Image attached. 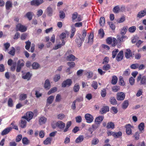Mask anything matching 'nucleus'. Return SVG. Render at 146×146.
Instances as JSON below:
<instances>
[{
    "instance_id": "f257e3e1",
    "label": "nucleus",
    "mask_w": 146,
    "mask_h": 146,
    "mask_svg": "<svg viewBox=\"0 0 146 146\" xmlns=\"http://www.w3.org/2000/svg\"><path fill=\"white\" fill-rule=\"evenodd\" d=\"M137 82H140L139 85L140 86L146 85V76H142L141 74H139V76L137 77Z\"/></svg>"
},
{
    "instance_id": "f03ea898",
    "label": "nucleus",
    "mask_w": 146,
    "mask_h": 146,
    "mask_svg": "<svg viewBox=\"0 0 146 146\" xmlns=\"http://www.w3.org/2000/svg\"><path fill=\"white\" fill-rule=\"evenodd\" d=\"M26 115L22 117V118L26 119L28 121H29L33 118L34 115L33 113L31 111H29L26 113Z\"/></svg>"
},
{
    "instance_id": "7ed1b4c3",
    "label": "nucleus",
    "mask_w": 146,
    "mask_h": 146,
    "mask_svg": "<svg viewBox=\"0 0 146 146\" xmlns=\"http://www.w3.org/2000/svg\"><path fill=\"white\" fill-rule=\"evenodd\" d=\"M72 83V81L71 79H67L62 83L61 84L62 87L64 88L66 87H69L71 86Z\"/></svg>"
},
{
    "instance_id": "20e7f679",
    "label": "nucleus",
    "mask_w": 146,
    "mask_h": 146,
    "mask_svg": "<svg viewBox=\"0 0 146 146\" xmlns=\"http://www.w3.org/2000/svg\"><path fill=\"white\" fill-rule=\"evenodd\" d=\"M16 29L17 31H19L22 32H25L27 30L26 27L20 23L16 25Z\"/></svg>"
},
{
    "instance_id": "39448f33",
    "label": "nucleus",
    "mask_w": 146,
    "mask_h": 146,
    "mask_svg": "<svg viewBox=\"0 0 146 146\" xmlns=\"http://www.w3.org/2000/svg\"><path fill=\"white\" fill-rule=\"evenodd\" d=\"M78 37H77L75 39V42L78 45V46L80 47L84 40H83V38L81 37L82 35L80 34H78Z\"/></svg>"
},
{
    "instance_id": "423d86ee",
    "label": "nucleus",
    "mask_w": 146,
    "mask_h": 146,
    "mask_svg": "<svg viewBox=\"0 0 146 146\" xmlns=\"http://www.w3.org/2000/svg\"><path fill=\"white\" fill-rule=\"evenodd\" d=\"M85 118L86 122L88 123L92 122L94 120V117L92 115L89 113H87L85 115Z\"/></svg>"
},
{
    "instance_id": "0eeeda50",
    "label": "nucleus",
    "mask_w": 146,
    "mask_h": 146,
    "mask_svg": "<svg viewBox=\"0 0 146 146\" xmlns=\"http://www.w3.org/2000/svg\"><path fill=\"white\" fill-rule=\"evenodd\" d=\"M43 2V0H33L30 2V4L32 6H37L42 3Z\"/></svg>"
},
{
    "instance_id": "6e6552de",
    "label": "nucleus",
    "mask_w": 146,
    "mask_h": 146,
    "mask_svg": "<svg viewBox=\"0 0 146 146\" xmlns=\"http://www.w3.org/2000/svg\"><path fill=\"white\" fill-rule=\"evenodd\" d=\"M116 96V98L118 100H123L125 99V95L123 92H120L117 94Z\"/></svg>"
},
{
    "instance_id": "1a4fd4ad",
    "label": "nucleus",
    "mask_w": 146,
    "mask_h": 146,
    "mask_svg": "<svg viewBox=\"0 0 146 146\" xmlns=\"http://www.w3.org/2000/svg\"><path fill=\"white\" fill-rule=\"evenodd\" d=\"M146 15V9L143 10H141L139 12L137 15V17L140 19Z\"/></svg>"
},
{
    "instance_id": "9d476101",
    "label": "nucleus",
    "mask_w": 146,
    "mask_h": 146,
    "mask_svg": "<svg viewBox=\"0 0 146 146\" xmlns=\"http://www.w3.org/2000/svg\"><path fill=\"white\" fill-rule=\"evenodd\" d=\"M56 124V126L60 129H63L65 126V123L60 121H57Z\"/></svg>"
},
{
    "instance_id": "9b49d317",
    "label": "nucleus",
    "mask_w": 146,
    "mask_h": 146,
    "mask_svg": "<svg viewBox=\"0 0 146 146\" xmlns=\"http://www.w3.org/2000/svg\"><path fill=\"white\" fill-rule=\"evenodd\" d=\"M123 51L121 50L117 54L116 57V60L118 62L120 61L123 59Z\"/></svg>"
},
{
    "instance_id": "f8f14e48",
    "label": "nucleus",
    "mask_w": 146,
    "mask_h": 146,
    "mask_svg": "<svg viewBox=\"0 0 146 146\" xmlns=\"http://www.w3.org/2000/svg\"><path fill=\"white\" fill-rule=\"evenodd\" d=\"M126 132L128 135H130L132 134V129H131V126L130 124H128L125 126Z\"/></svg>"
},
{
    "instance_id": "ddd939ff",
    "label": "nucleus",
    "mask_w": 146,
    "mask_h": 146,
    "mask_svg": "<svg viewBox=\"0 0 146 146\" xmlns=\"http://www.w3.org/2000/svg\"><path fill=\"white\" fill-rule=\"evenodd\" d=\"M27 122L24 119L22 118L19 122L20 127L22 128H25L26 127Z\"/></svg>"
},
{
    "instance_id": "4468645a",
    "label": "nucleus",
    "mask_w": 146,
    "mask_h": 146,
    "mask_svg": "<svg viewBox=\"0 0 146 146\" xmlns=\"http://www.w3.org/2000/svg\"><path fill=\"white\" fill-rule=\"evenodd\" d=\"M11 127H7L4 129L1 133V134L3 136L8 134L12 130Z\"/></svg>"
},
{
    "instance_id": "2eb2a0df",
    "label": "nucleus",
    "mask_w": 146,
    "mask_h": 146,
    "mask_svg": "<svg viewBox=\"0 0 146 146\" xmlns=\"http://www.w3.org/2000/svg\"><path fill=\"white\" fill-rule=\"evenodd\" d=\"M125 57L127 58H129L130 57L132 56V53L129 49H127L126 50L125 53Z\"/></svg>"
},
{
    "instance_id": "dca6fc26",
    "label": "nucleus",
    "mask_w": 146,
    "mask_h": 146,
    "mask_svg": "<svg viewBox=\"0 0 146 146\" xmlns=\"http://www.w3.org/2000/svg\"><path fill=\"white\" fill-rule=\"evenodd\" d=\"M50 84L48 79L46 80L44 84V88L46 90H49L50 88Z\"/></svg>"
},
{
    "instance_id": "f3484780",
    "label": "nucleus",
    "mask_w": 146,
    "mask_h": 146,
    "mask_svg": "<svg viewBox=\"0 0 146 146\" xmlns=\"http://www.w3.org/2000/svg\"><path fill=\"white\" fill-rule=\"evenodd\" d=\"M109 110L110 108L108 106H103L102 108V111H100V112L102 114H103L109 111Z\"/></svg>"
},
{
    "instance_id": "a211bd4d",
    "label": "nucleus",
    "mask_w": 146,
    "mask_h": 146,
    "mask_svg": "<svg viewBox=\"0 0 146 146\" xmlns=\"http://www.w3.org/2000/svg\"><path fill=\"white\" fill-rule=\"evenodd\" d=\"M5 7L7 10H9L12 7V3L10 1H7L5 3Z\"/></svg>"
},
{
    "instance_id": "6ab92c4d",
    "label": "nucleus",
    "mask_w": 146,
    "mask_h": 146,
    "mask_svg": "<svg viewBox=\"0 0 146 146\" xmlns=\"http://www.w3.org/2000/svg\"><path fill=\"white\" fill-rule=\"evenodd\" d=\"M104 118V117L103 116H100L97 117L95 120V123H98L100 124L103 120Z\"/></svg>"
},
{
    "instance_id": "aec40b11",
    "label": "nucleus",
    "mask_w": 146,
    "mask_h": 146,
    "mask_svg": "<svg viewBox=\"0 0 146 146\" xmlns=\"http://www.w3.org/2000/svg\"><path fill=\"white\" fill-rule=\"evenodd\" d=\"M47 119L44 116H42L40 117L39 119V123L40 125L44 124L46 121Z\"/></svg>"
},
{
    "instance_id": "412c9836",
    "label": "nucleus",
    "mask_w": 146,
    "mask_h": 146,
    "mask_svg": "<svg viewBox=\"0 0 146 146\" xmlns=\"http://www.w3.org/2000/svg\"><path fill=\"white\" fill-rule=\"evenodd\" d=\"M76 58L72 54L69 55L66 57L67 60L70 61H74Z\"/></svg>"
},
{
    "instance_id": "4be33fe9",
    "label": "nucleus",
    "mask_w": 146,
    "mask_h": 146,
    "mask_svg": "<svg viewBox=\"0 0 146 146\" xmlns=\"http://www.w3.org/2000/svg\"><path fill=\"white\" fill-rule=\"evenodd\" d=\"M32 76V75L30 74L29 72H27L25 75L22 76V78L24 79H27L28 80H29Z\"/></svg>"
},
{
    "instance_id": "5701e85b",
    "label": "nucleus",
    "mask_w": 146,
    "mask_h": 146,
    "mask_svg": "<svg viewBox=\"0 0 146 146\" xmlns=\"http://www.w3.org/2000/svg\"><path fill=\"white\" fill-rule=\"evenodd\" d=\"M106 127L108 129L111 128L113 129L115 127V125L114 123L112 122H109L107 123Z\"/></svg>"
},
{
    "instance_id": "b1692460",
    "label": "nucleus",
    "mask_w": 146,
    "mask_h": 146,
    "mask_svg": "<svg viewBox=\"0 0 146 146\" xmlns=\"http://www.w3.org/2000/svg\"><path fill=\"white\" fill-rule=\"evenodd\" d=\"M52 138L48 137L47 138L43 141V143L45 145H47L48 144H50L52 140Z\"/></svg>"
},
{
    "instance_id": "393cba45",
    "label": "nucleus",
    "mask_w": 146,
    "mask_h": 146,
    "mask_svg": "<svg viewBox=\"0 0 146 146\" xmlns=\"http://www.w3.org/2000/svg\"><path fill=\"white\" fill-rule=\"evenodd\" d=\"M22 143L25 145H28L30 143L29 140L26 137H24L22 139Z\"/></svg>"
},
{
    "instance_id": "a878e982",
    "label": "nucleus",
    "mask_w": 146,
    "mask_h": 146,
    "mask_svg": "<svg viewBox=\"0 0 146 146\" xmlns=\"http://www.w3.org/2000/svg\"><path fill=\"white\" fill-rule=\"evenodd\" d=\"M54 99V96H50L48 97L47 100V103L49 104H51Z\"/></svg>"
},
{
    "instance_id": "bb28decb",
    "label": "nucleus",
    "mask_w": 146,
    "mask_h": 146,
    "mask_svg": "<svg viewBox=\"0 0 146 146\" xmlns=\"http://www.w3.org/2000/svg\"><path fill=\"white\" fill-rule=\"evenodd\" d=\"M129 104V102L128 100L124 101L122 104V108L124 109H126L128 107Z\"/></svg>"
},
{
    "instance_id": "cd10ccee",
    "label": "nucleus",
    "mask_w": 146,
    "mask_h": 146,
    "mask_svg": "<svg viewBox=\"0 0 146 146\" xmlns=\"http://www.w3.org/2000/svg\"><path fill=\"white\" fill-rule=\"evenodd\" d=\"M110 103L113 105H116L117 104V102L115 98L113 97H111L110 98Z\"/></svg>"
},
{
    "instance_id": "c85d7f7f",
    "label": "nucleus",
    "mask_w": 146,
    "mask_h": 146,
    "mask_svg": "<svg viewBox=\"0 0 146 146\" xmlns=\"http://www.w3.org/2000/svg\"><path fill=\"white\" fill-rule=\"evenodd\" d=\"M72 124V122L70 121H68L66 124V126L64 129L63 130L64 132L67 131L68 130L69 128L71 126Z\"/></svg>"
},
{
    "instance_id": "c756f323",
    "label": "nucleus",
    "mask_w": 146,
    "mask_h": 146,
    "mask_svg": "<svg viewBox=\"0 0 146 146\" xmlns=\"http://www.w3.org/2000/svg\"><path fill=\"white\" fill-rule=\"evenodd\" d=\"M111 66L109 64H105L102 67V69L105 71H107L110 69Z\"/></svg>"
},
{
    "instance_id": "7c9ffc66",
    "label": "nucleus",
    "mask_w": 146,
    "mask_h": 146,
    "mask_svg": "<svg viewBox=\"0 0 146 146\" xmlns=\"http://www.w3.org/2000/svg\"><path fill=\"white\" fill-rule=\"evenodd\" d=\"M84 137L83 135H80L76 139L75 142L78 143L82 142L84 140Z\"/></svg>"
},
{
    "instance_id": "2f4dec72",
    "label": "nucleus",
    "mask_w": 146,
    "mask_h": 146,
    "mask_svg": "<svg viewBox=\"0 0 146 146\" xmlns=\"http://www.w3.org/2000/svg\"><path fill=\"white\" fill-rule=\"evenodd\" d=\"M33 68L34 69H37L40 67L39 64L37 62H34L32 64Z\"/></svg>"
},
{
    "instance_id": "473e14b6",
    "label": "nucleus",
    "mask_w": 146,
    "mask_h": 146,
    "mask_svg": "<svg viewBox=\"0 0 146 146\" xmlns=\"http://www.w3.org/2000/svg\"><path fill=\"white\" fill-rule=\"evenodd\" d=\"M33 13L31 12H29L26 14V16L28 18L29 20H31L33 17Z\"/></svg>"
},
{
    "instance_id": "72a5a7b5",
    "label": "nucleus",
    "mask_w": 146,
    "mask_h": 146,
    "mask_svg": "<svg viewBox=\"0 0 146 146\" xmlns=\"http://www.w3.org/2000/svg\"><path fill=\"white\" fill-rule=\"evenodd\" d=\"M18 65L19 66L23 67L25 65L24 60L22 59L19 60L17 62V65Z\"/></svg>"
},
{
    "instance_id": "f704fd0d",
    "label": "nucleus",
    "mask_w": 146,
    "mask_h": 146,
    "mask_svg": "<svg viewBox=\"0 0 146 146\" xmlns=\"http://www.w3.org/2000/svg\"><path fill=\"white\" fill-rule=\"evenodd\" d=\"M98 34L101 37V38H103L105 35L103 29H100L98 31Z\"/></svg>"
},
{
    "instance_id": "c9c22d12",
    "label": "nucleus",
    "mask_w": 146,
    "mask_h": 146,
    "mask_svg": "<svg viewBox=\"0 0 146 146\" xmlns=\"http://www.w3.org/2000/svg\"><path fill=\"white\" fill-rule=\"evenodd\" d=\"M27 98V95L26 94H21L19 97V99L21 101L25 100Z\"/></svg>"
},
{
    "instance_id": "e433bc0d",
    "label": "nucleus",
    "mask_w": 146,
    "mask_h": 146,
    "mask_svg": "<svg viewBox=\"0 0 146 146\" xmlns=\"http://www.w3.org/2000/svg\"><path fill=\"white\" fill-rule=\"evenodd\" d=\"M119 85L121 86H123L125 84V83L123 80V78L121 76H120L119 77Z\"/></svg>"
},
{
    "instance_id": "4c0bfd02",
    "label": "nucleus",
    "mask_w": 146,
    "mask_h": 146,
    "mask_svg": "<svg viewBox=\"0 0 146 146\" xmlns=\"http://www.w3.org/2000/svg\"><path fill=\"white\" fill-rule=\"evenodd\" d=\"M119 50L117 49H115L112 52V58H115Z\"/></svg>"
},
{
    "instance_id": "58836bf2",
    "label": "nucleus",
    "mask_w": 146,
    "mask_h": 146,
    "mask_svg": "<svg viewBox=\"0 0 146 146\" xmlns=\"http://www.w3.org/2000/svg\"><path fill=\"white\" fill-rule=\"evenodd\" d=\"M120 10V9L119 5H117L115 7L113 10V12L116 13H118Z\"/></svg>"
},
{
    "instance_id": "ea45409f",
    "label": "nucleus",
    "mask_w": 146,
    "mask_h": 146,
    "mask_svg": "<svg viewBox=\"0 0 146 146\" xmlns=\"http://www.w3.org/2000/svg\"><path fill=\"white\" fill-rule=\"evenodd\" d=\"M25 43L26 44L25 47V48L27 50H29L31 45V42L29 40H28V41L25 42Z\"/></svg>"
},
{
    "instance_id": "a19ab883",
    "label": "nucleus",
    "mask_w": 146,
    "mask_h": 146,
    "mask_svg": "<svg viewBox=\"0 0 146 146\" xmlns=\"http://www.w3.org/2000/svg\"><path fill=\"white\" fill-rule=\"evenodd\" d=\"M59 17L60 19H64L65 17V15L64 12L63 11H60L59 14Z\"/></svg>"
},
{
    "instance_id": "79ce46f5",
    "label": "nucleus",
    "mask_w": 146,
    "mask_h": 146,
    "mask_svg": "<svg viewBox=\"0 0 146 146\" xmlns=\"http://www.w3.org/2000/svg\"><path fill=\"white\" fill-rule=\"evenodd\" d=\"M105 19L104 17H101L100 18L99 23L101 26H103L105 23Z\"/></svg>"
},
{
    "instance_id": "37998d69",
    "label": "nucleus",
    "mask_w": 146,
    "mask_h": 146,
    "mask_svg": "<svg viewBox=\"0 0 146 146\" xmlns=\"http://www.w3.org/2000/svg\"><path fill=\"white\" fill-rule=\"evenodd\" d=\"M122 135V133L121 131H119L117 133L114 132L113 134V136L115 138H117L121 136Z\"/></svg>"
},
{
    "instance_id": "c03bdc74",
    "label": "nucleus",
    "mask_w": 146,
    "mask_h": 146,
    "mask_svg": "<svg viewBox=\"0 0 146 146\" xmlns=\"http://www.w3.org/2000/svg\"><path fill=\"white\" fill-rule=\"evenodd\" d=\"M118 79L116 76H113L112 77V84H115L117 81Z\"/></svg>"
},
{
    "instance_id": "a18cd8bd",
    "label": "nucleus",
    "mask_w": 146,
    "mask_h": 146,
    "mask_svg": "<svg viewBox=\"0 0 146 146\" xmlns=\"http://www.w3.org/2000/svg\"><path fill=\"white\" fill-rule=\"evenodd\" d=\"M80 89L79 85L77 84H75L73 87L74 91L75 92H76L78 91Z\"/></svg>"
},
{
    "instance_id": "49530a36",
    "label": "nucleus",
    "mask_w": 146,
    "mask_h": 146,
    "mask_svg": "<svg viewBox=\"0 0 146 146\" xmlns=\"http://www.w3.org/2000/svg\"><path fill=\"white\" fill-rule=\"evenodd\" d=\"M144 128V123L142 122L141 123L138 125V128L140 131L142 132Z\"/></svg>"
},
{
    "instance_id": "de8ad7c7",
    "label": "nucleus",
    "mask_w": 146,
    "mask_h": 146,
    "mask_svg": "<svg viewBox=\"0 0 146 146\" xmlns=\"http://www.w3.org/2000/svg\"><path fill=\"white\" fill-rule=\"evenodd\" d=\"M78 13L77 12H74L72 15V21H74L75 19H76L78 16Z\"/></svg>"
},
{
    "instance_id": "09e8293b",
    "label": "nucleus",
    "mask_w": 146,
    "mask_h": 146,
    "mask_svg": "<svg viewBox=\"0 0 146 146\" xmlns=\"http://www.w3.org/2000/svg\"><path fill=\"white\" fill-rule=\"evenodd\" d=\"M57 90V88L54 87L52 88L48 92V95H50L51 93L55 92Z\"/></svg>"
},
{
    "instance_id": "8fccbe9b",
    "label": "nucleus",
    "mask_w": 146,
    "mask_h": 146,
    "mask_svg": "<svg viewBox=\"0 0 146 146\" xmlns=\"http://www.w3.org/2000/svg\"><path fill=\"white\" fill-rule=\"evenodd\" d=\"M91 86L95 90L96 89L98 88V83L96 81H93L91 84Z\"/></svg>"
},
{
    "instance_id": "3c124183",
    "label": "nucleus",
    "mask_w": 146,
    "mask_h": 146,
    "mask_svg": "<svg viewBox=\"0 0 146 146\" xmlns=\"http://www.w3.org/2000/svg\"><path fill=\"white\" fill-rule=\"evenodd\" d=\"M99 142V140L97 138H94L92 141V145H96Z\"/></svg>"
},
{
    "instance_id": "603ef678",
    "label": "nucleus",
    "mask_w": 146,
    "mask_h": 146,
    "mask_svg": "<svg viewBox=\"0 0 146 146\" xmlns=\"http://www.w3.org/2000/svg\"><path fill=\"white\" fill-rule=\"evenodd\" d=\"M139 64L138 63H135L132 64L130 66V68L132 69H135L138 68Z\"/></svg>"
},
{
    "instance_id": "864d4df0",
    "label": "nucleus",
    "mask_w": 146,
    "mask_h": 146,
    "mask_svg": "<svg viewBox=\"0 0 146 146\" xmlns=\"http://www.w3.org/2000/svg\"><path fill=\"white\" fill-rule=\"evenodd\" d=\"M8 105L9 107H12L13 106V100L11 98H9L8 101Z\"/></svg>"
},
{
    "instance_id": "5fc2aeb1",
    "label": "nucleus",
    "mask_w": 146,
    "mask_h": 146,
    "mask_svg": "<svg viewBox=\"0 0 146 146\" xmlns=\"http://www.w3.org/2000/svg\"><path fill=\"white\" fill-rule=\"evenodd\" d=\"M113 40L111 37H108L106 39V43L109 44H112L113 42Z\"/></svg>"
},
{
    "instance_id": "6e6d98bb",
    "label": "nucleus",
    "mask_w": 146,
    "mask_h": 146,
    "mask_svg": "<svg viewBox=\"0 0 146 146\" xmlns=\"http://www.w3.org/2000/svg\"><path fill=\"white\" fill-rule=\"evenodd\" d=\"M109 61V59L108 57H106L103 60L102 64H108V63Z\"/></svg>"
},
{
    "instance_id": "4d7b16f0",
    "label": "nucleus",
    "mask_w": 146,
    "mask_h": 146,
    "mask_svg": "<svg viewBox=\"0 0 146 146\" xmlns=\"http://www.w3.org/2000/svg\"><path fill=\"white\" fill-rule=\"evenodd\" d=\"M127 29V27H124L121 31V34L122 35H124L126 33Z\"/></svg>"
},
{
    "instance_id": "13d9d810",
    "label": "nucleus",
    "mask_w": 146,
    "mask_h": 146,
    "mask_svg": "<svg viewBox=\"0 0 146 146\" xmlns=\"http://www.w3.org/2000/svg\"><path fill=\"white\" fill-rule=\"evenodd\" d=\"M93 72L92 71H89L86 72L85 74L86 75H87V77L88 78H92L93 76Z\"/></svg>"
},
{
    "instance_id": "bf43d9fd",
    "label": "nucleus",
    "mask_w": 146,
    "mask_h": 146,
    "mask_svg": "<svg viewBox=\"0 0 146 146\" xmlns=\"http://www.w3.org/2000/svg\"><path fill=\"white\" fill-rule=\"evenodd\" d=\"M15 49L14 47H12L11 48V49L9 52V53L11 55L13 56L15 54Z\"/></svg>"
},
{
    "instance_id": "052dcab7",
    "label": "nucleus",
    "mask_w": 146,
    "mask_h": 146,
    "mask_svg": "<svg viewBox=\"0 0 146 146\" xmlns=\"http://www.w3.org/2000/svg\"><path fill=\"white\" fill-rule=\"evenodd\" d=\"M60 78V74H56L54 76L53 78V80L54 81L56 82L59 80Z\"/></svg>"
},
{
    "instance_id": "680f3d73",
    "label": "nucleus",
    "mask_w": 146,
    "mask_h": 146,
    "mask_svg": "<svg viewBox=\"0 0 146 146\" xmlns=\"http://www.w3.org/2000/svg\"><path fill=\"white\" fill-rule=\"evenodd\" d=\"M93 37H94L93 35V34H91V33L88 37V41H86V42L87 43H89L90 42H93Z\"/></svg>"
},
{
    "instance_id": "e2e57ef3",
    "label": "nucleus",
    "mask_w": 146,
    "mask_h": 146,
    "mask_svg": "<svg viewBox=\"0 0 146 146\" xmlns=\"http://www.w3.org/2000/svg\"><path fill=\"white\" fill-rule=\"evenodd\" d=\"M124 36L120 35H118L117 36V40L120 42H122L123 41V39L124 38Z\"/></svg>"
},
{
    "instance_id": "0e129e2a",
    "label": "nucleus",
    "mask_w": 146,
    "mask_h": 146,
    "mask_svg": "<svg viewBox=\"0 0 146 146\" xmlns=\"http://www.w3.org/2000/svg\"><path fill=\"white\" fill-rule=\"evenodd\" d=\"M110 26V28L113 30H114L115 29V26L114 24L112 22H108Z\"/></svg>"
},
{
    "instance_id": "69168bd1",
    "label": "nucleus",
    "mask_w": 146,
    "mask_h": 146,
    "mask_svg": "<svg viewBox=\"0 0 146 146\" xmlns=\"http://www.w3.org/2000/svg\"><path fill=\"white\" fill-rule=\"evenodd\" d=\"M87 31L85 29H84L82 31V37L83 40H85V37H86V34H87Z\"/></svg>"
},
{
    "instance_id": "338daca9",
    "label": "nucleus",
    "mask_w": 146,
    "mask_h": 146,
    "mask_svg": "<svg viewBox=\"0 0 146 146\" xmlns=\"http://www.w3.org/2000/svg\"><path fill=\"white\" fill-rule=\"evenodd\" d=\"M106 89H103L101 90V96L102 97H104L106 96Z\"/></svg>"
},
{
    "instance_id": "774afa93",
    "label": "nucleus",
    "mask_w": 146,
    "mask_h": 146,
    "mask_svg": "<svg viewBox=\"0 0 146 146\" xmlns=\"http://www.w3.org/2000/svg\"><path fill=\"white\" fill-rule=\"evenodd\" d=\"M136 30V27L135 26H132L129 29V31L130 33H133Z\"/></svg>"
}]
</instances>
